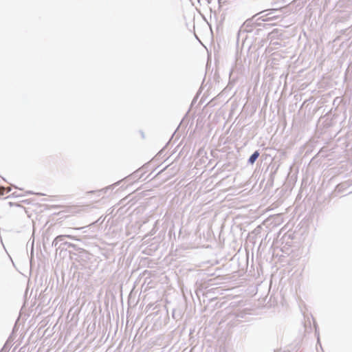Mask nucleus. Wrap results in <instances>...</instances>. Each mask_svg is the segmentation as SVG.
Segmentation results:
<instances>
[{
    "mask_svg": "<svg viewBox=\"0 0 352 352\" xmlns=\"http://www.w3.org/2000/svg\"><path fill=\"white\" fill-rule=\"evenodd\" d=\"M10 191V187H0V197H3L4 199L8 198L9 197V193Z\"/></svg>",
    "mask_w": 352,
    "mask_h": 352,
    "instance_id": "obj_1",
    "label": "nucleus"
},
{
    "mask_svg": "<svg viewBox=\"0 0 352 352\" xmlns=\"http://www.w3.org/2000/svg\"><path fill=\"white\" fill-rule=\"evenodd\" d=\"M259 156V153L258 151H255L249 158V162L250 164H254L258 157Z\"/></svg>",
    "mask_w": 352,
    "mask_h": 352,
    "instance_id": "obj_2",
    "label": "nucleus"
}]
</instances>
